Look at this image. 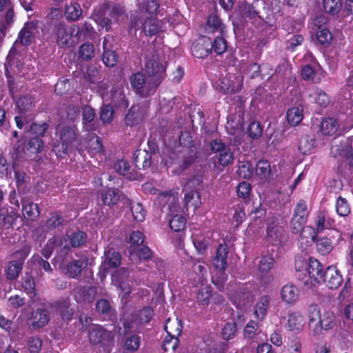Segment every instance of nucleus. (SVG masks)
I'll use <instances>...</instances> for the list:
<instances>
[{
    "label": "nucleus",
    "instance_id": "nucleus-1",
    "mask_svg": "<svg viewBox=\"0 0 353 353\" xmlns=\"http://www.w3.org/2000/svg\"><path fill=\"white\" fill-rule=\"evenodd\" d=\"M263 3L259 0H254L252 3L243 2L240 3L234 12V18L239 21L251 22L254 23L263 20L260 15V8Z\"/></svg>",
    "mask_w": 353,
    "mask_h": 353
},
{
    "label": "nucleus",
    "instance_id": "nucleus-2",
    "mask_svg": "<svg viewBox=\"0 0 353 353\" xmlns=\"http://www.w3.org/2000/svg\"><path fill=\"white\" fill-rule=\"evenodd\" d=\"M160 196L161 200L168 199V201L170 202L168 208L170 229L176 232L183 230L186 225V219L181 214V207L178 199L168 193H162Z\"/></svg>",
    "mask_w": 353,
    "mask_h": 353
},
{
    "label": "nucleus",
    "instance_id": "nucleus-3",
    "mask_svg": "<svg viewBox=\"0 0 353 353\" xmlns=\"http://www.w3.org/2000/svg\"><path fill=\"white\" fill-rule=\"evenodd\" d=\"M88 337L91 343L100 344L106 352H110L114 345V334L99 325H93L90 327Z\"/></svg>",
    "mask_w": 353,
    "mask_h": 353
},
{
    "label": "nucleus",
    "instance_id": "nucleus-4",
    "mask_svg": "<svg viewBox=\"0 0 353 353\" xmlns=\"http://www.w3.org/2000/svg\"><path fill=\"white\" fill-rule=\"evenodd\" d=\"M130 28L135 31L141 29L146 36L152 37L159 32L161 30V22L154 17L137 19L135 16L131 18Z\"/></svg>",
    "mask_w": 353,
    "mask_h": 353
},
{
    "label": "nucleus",
    "instance_id": "nucleus-5",
    "mask_svg": "<svg viewBox=\"0 0 353 353\" xmlns=\"http://www.w3.org/2000/svg\"><path fill=\"white\" fill-rule=\"evenodd\" d=\"M130 82L136 93L143 97L154 94L157 88V83H153L151 81L147 82L144 74L141 72L132 74Z\"/></svg>",
    "mask_w": 353,
    "mask_h": 353
},
{
    "label": "nucleus",
    "instance_id": "nucleus-6",
    "mask_svg": "<svg viewBox=\"0 0 353 353\" xmlns=\"http://www.w3.org/2000/svg\"><path fill=\"white\" fill-rule=\"evenodd\" d=\"M52 33L57 37V43L61 48L68 46L71 43L72 38L79 34V27L72 25L68 27L65 23H57L52 28Z\"/></svg>",
    "mask_w": 353,
    "mask_h": 353
},
{
    "label": "nucleus",
    "instance_id": "nucleus-7",
    "mask_svg": "<svg viewBox=\"0 0 353 353\" xmlns=\"http://www.w3.org/2000/svg\"><path fill=\"white\" fill-rule=\"evenodd\" d=\"M145 72L152 78L150 80L157 87L165 75V65L160 61L158 55L154 54L145 63Z\"/></svg>",
    "mask_w": 353,
    "mask_h": 353
},
{
    "label": "nucleus",
    "instance_id": "nucleus-8",
    "mask_svg": "<svg viewBox=\"0 0 353 353\" xmlns=\"http://www.w3.org/2000/svg\"><path fill=\"white\" fill-rule=\"evenodd\" d=\"M179 143L184 149L181 151L183 163L180 167L179 172L184 170L196 158V152L192 146V139L190 132H181L179 137Z\"/></svg>",
    "mask_w": 353,
    "mask_h": 353
},
{
    "label": "nucleus",
    "instance_id": "nucleus-9",
    "mask_svg": "<svg viewBox=\"0 0 353 353\" xmlns=\"http://www.w3.org/2000/svg\"><path fill=\"white\" fill-rule=\"evenodd\" d=\"M243 83V77L240 73L228 74L220 80L217 89L225 94L236 93L242 89Z\"/></svg>",
    "mask_w": 353,
    "mask_h": 353
},
{
    "label": "nucleus",
    "instance_id": "nucleus-10",
    "mask_svg": "<svg viewBox=\"0 0 353 353\" xmlns=\"http://www.w3.org/2000/svg\"><path fill=\"white\" fill-rule=\"evenodd\" d=\"M309 215L307 205L305 201H299L294 210L291 220V230L292 233L297 234L303 230V225L307 222Z\"/></svg>",
    "mask_w": 353,
    "mask_h": 353
},
{
    "label": "nucleus",
    "instance_id": "nucleus-11",
    "mask_svg": "<svg viewBox=\"0 0 353 353\" xmlns=\"http://www.w3.org/2000/svg\"><path fill=\"white\" fill-rule=\"evenodd\" d=\"M306 271L309 277L305 281L306 285L315 286L322 282L325 272L323 265L317 259L312 257L308 259Z\"/></svg>",
    "mask_w": 353,
    "mask_h": 353
},
{
    "label": "nucleus",
    "instance_id": "nucleus-12",
    "mask_svg": "<svg viewBox=\"0 0 353 353\" xmlns=\"http://www.w3.org/2000/svg\"><path fill=\"white\" fill-rule=\"evenodd\" d=\"M54 250L60 256L65 255L70 250V245H68V239H63L61 236H54L48 241L46 246L42 250V254L48 259Z\"/></svg>",
    "mask_w": 353,
    "mask_h": 353
},
{
    "label": "nucleus",
    "instance_id": "nucleus-13",
    "mask_svg": "<svg viewBox=\"0 0 353 353\" xmlns=\"http://www.w3.org/2000/svg\"><path fill=\"white\" fill-rule=\"evenodd\" d=\"M128 270L121 268L116 271L112 276V283L121 290V299H126L131 293V288L128 281Z\"/></svg>",
    "mask_w": 353,
    "mask_h": 353
},
{
    "label": "nucleus",
    "instance_id": "nucleus-14",
    "mask_svg": "<svg viewBox=\"0 0 353 353\" xmlns=\"http://www.w3.org/2000/svg\"><path fill=\"white\" fill-rule=\"evenodd\" d=\"M335 325V316L332 312L324 310L322 312L319 321L312 327V335L319 336L322 334V330H329Z\"/></svg>",
    "mask_w": 353,
    "mask_h": 353
},
{
    "label": "nucleus",
    "instance_id": "nucleus-15",
    "mask_svg": "<svg viewBox=\"0 0 353 353\" xmlns=\"http://www.w3.org/2000/svg\"><path fill=\"white\" fill-rule=\"evenodd\" d=\"M325 216L324 214H323L322 212H320L319 214H318V215L316 216V221H315L316 228H314L312 226H310V225L305 226L303 229L302 232L301 233V237L303 239V238H306V239L310 238L311 241L315 242L316 237H317V234L319 232H323L325 228Z\"/></svg>",
    "mask_w": 353,
    "mask_h": 353
},
{
    "label": "nucleus",
    "instance_id": "nucleus-16",
    "mask_svg": "<svg viewBox=\"0 0 353 353\" xmlns=\"http://www.w3.org/2000/svg\"><path fill=\"white\" fill-rule=\"evenodd\" d=\"M88 259L85 257L77 260H72L66 265H61L60 269L70 278H77L81 273V271L88 265Z\"/></svg>",
    "mask_w": 353,
    "mask_h": 353
},
{
    "label": "nucleus",
    "instance_id": "nucleus-17",
    "mask_svg": "<svg viewBox=\"0 0 353 353\" xmlns=\"http://www.w3.org/2000/svg\"><path fill=\"white\" fill-rule=\"evenodd\" d=\"M211 39L206 36L200 37L192 46V55L198 59H203L212 51Z\"/></svg>",
    "mask_w": 353,
    "mask_h": 353
},
{
    "label": "nucleus",
    "instance_id": "nucleus-18",
    "mask_svg": "<svg viewBox=\"0 0 353 353\" xmlns=\"http://www.w3.org/2000/svg\"><path fill=\"white\" fill-rule=\"evenodd\" d=\"M56 137L59 141H63L71 146L77 140V129L74 125L59 124L57 128Z\"/></svg>",
    "mask_w": 353,
    "mask_h": 353
},
{
    "label": "nucleus",
    "instance_id": "nucleus-19",
    "mask_svg": "<svg viewBox=\"0 0 353 353\" xmlns=\"http://www.w3.org/2000/svg\"><path fill=\"white\" fill-rule=\"evenodd\" d=\"M153 316V310L150 307H143L132 316L131 322L124 323V328H134L148 323Z\"/></svg>",
    "mask_w": 353,
    "mask_h": 353
},
{
    "label": "nucleus",
    "instance_id": "nucleus-20",
    "mask_svg": "<svg viewBox=\"0 0 353 353\" xmlns=\"http://www.w3.org/2000/svg\"><path fill=\"white\" fill-rule=\"evenodd\" d=\"M330 289H336L343 282V277L336 267H328L323 274V281Z\"/></svg>",
    "mask_w": 353,
    "mask_h": 353
},
{
    "label": "nucleus",
    "instance_id": "nucleus-21",
    "mask_svg": "<svg viewBox=\"0 0 353 353\" xmlns=\"http://www.w3.org/2000/svg\"><path fill=\"white\" fill-rule=\"evenodd\" d=\"M83 127L85 131H94L98 127V121L93 108L85 105L82 109Z\"/></svg>",
    "mask_w": 353,
    "mask_h": 353
},
{
    "label": "nucleus",
    "instance_id": "nucleus-22",
    "mask_svg": "<svg viewBox=\"0 0 353 353\" xmlns=\"http://www.w3.org/2000/svg\"><path fill=\"white\" fill-rule=\"evenodd\" d=\"M228 247L226 244H220L216 248V254L212 260L216 269L224 271L228 266Z\"/></svg>",
    "mask_w": 353,
    "mask_h": 353
},
{
    "label": "nucleus",
    "instance_id": "nucleus-23",
    "mask_svg": "<svg viewBox=\"0 0 353 353\" xmlns=\"http://www.w3.org/2000/svg\"><path fill=\"white\" fill-rule=\"evenodd\" d=\"M280 293L282 301L290 305L295 304L299 297V289L292 283L283 285Z\"/></svg>",
    "mask_w": 353,
    "mask_h": 353
},
{
    "label": "nucleus",
    "instance_id": "nucleus-24",
    "mask_svg": "<svg viewBox=\"0 0 353 353\" xmlns=\"http://www.w3.org/2000/svg\"><path fill=\"white\" fill-rule=\"evenodd\" d=\"M37 32V27L34 22H28L25 23L23 28L19 33L18 38L15 43L20 42L23 46L30 45L34 39V35Z\"/></svg>",
    "mask_w": 353,
    "mask_h": 353
},
{
    "label": "nucleus",
    "instance_id": "nucleus-25",
    "mask_svg": "<svg viewBox=\"0 0 353 353\" xmlns=\"http://www.w3.org/2000/svg\"><path fill=\"white\" fill-rule=\"evenodd\" d=\"M97 294V290L94 287L78 286L74 289L75 300L79 303L92 302Z\"/></svg>",
    "mask_w": 353,
    "mask_h": 353
},
{
    "label": "nucleus",
    "instance_id": "nucleus-26",
    "mask_svg": "<svg viewBox=\"0 0 353 353\" xmlns=\"http://www.w3.org/2000/svg\"><path fill=\"white\" fill-rule=\"evenodd\" d=\"M304 325V318L298 312H290L288 316V321L285 324V328L289 331L300 332Z\"/></svg>",
    "mask_w": 353,
    "mask_h": 353
},
{
    "label": "nucleus",
    "instance_id": "nucleus-27",
    "mask_svg": "<svg viewBox=\"0 0 353 353\" xmlns=\"http://www.w3.org/2000/svg\"><path fill=\"white\" fill-rule=\"evenodd\" d=\"M115 170L120 174L125 176L128 180H139L141 174L137 171L130 170L128 163L125 160H119L114 165Z\"/></svg>",
    "mask_w": 353,
    "mask_h": 353
},
{
    "label": "nucleus",
    "instance_id": "nucleus-28",
    "mask_svg": "<svg viewBox=\"0 0 353 353\" xmlns=\"http://www.w3.org/2000/svg\"><path fill=\"white\" fill-rule=\"evenodd\" d=\"M152 154L143 150H137L133 154V162L139 170H145L151 165Z\"/></svg>",
    "mask_w": 353,
    "mask_h": 353
},
{
    "label": "nucleus",
    "instance_id": "nucleus-29",
    "mask_svg": "<svg viewBox=\"0 0 353 353\" xmlns=\"http://www.w3.org/2000/svg\"><path fill=\"white\" fill-rule=\"evenodd\" d=\"M205 32L208 34L218 33L219 35L223 36L225 32V26L216 15L211 14L208 19Z\"/></svg>",
    "mask_w": 353,
    "mask_h": 353
},
{
    "label": "nucleus",
    "instance_id": "nucleus-30",
    "mask_svg": "<svg viewBox=\"0 0 353 353\" xmlns=\"http://www.w3.org/2000/svg\"><path fill=\"white\" fill-rule=\"evenodd\" d=\"M284 230L277 223L272 222L267 228V237L272 244L279 243L283 236Z\"/></svg>",
    "mask_w": 353,
    "mask_h": 353
},
{
    "label": "nucleus",
    "instance_id": "nucleus-31",
    "mask_svg": "<svg viewBox=\"0 0 353 353\" xmlns=\"http://www.w3.org/2000/svg\"><path fill=\"white\" fill-rule=\"evenodd\" d=\"M270 298L268 296H261L254 306V314L259 320H263L270 307Z\"/></svg>",
    "mask_w": 353,
    "mask_h": 353
},
{
    "label": "nucleus",
    "instance_id": "nucleus-32",
    "mask_svg": "<svg viewBox=\"0 0 353 353\" xmlns=\"http://www.w3.org/2000/svg\"><path fill=\"white\" fill-rule=\"evenodd\" d=\"M32 327L34 328H40L45 326L50 321L48 313L46 310L37 309L32 314Z\"/></svg>",
    "mask_w": 353,
    "mask_h": 353
},
{
    "label": "nucleus",
    "instance_id": "nucleus-33",
    "mask_svg": "<svg viewBox=\"0 0 353 353\" xmlns=\"http://www.w3.org/2000/svg\"><path fill=\"white\" fill-rule=\"evenodd\" d=\"M322 312L316 304H310L307 308L308 327L312 333V327L319 321Z\"/></svg>",
    "mask_w": 353,
    "mask_h": 353
},
{
    "label": "nucleus",
    "instance_id": "nucleus-34",
    "mask_svg": "<svg viewBox=\"0 0 353 353\" xmlns=\"http://www.w3.org/2000/svg\"><path fill=\"white\" fill-rule=\"evenodd\" d=\"M22 210L24 217L32 221H36L40 214L36 203L32 202L25 203L23 200L22 201Z\"/></svg>",
    "mask_w": 353,
    "mask_h": 353
},
{
    "label": "nucleus",
    "instance_id": "nucleus-35",
    "mask_svg": "<svg viewBox=\"0 0 353 353\" xmlns=\"http://www.w3.org/2000/svg\"><path fill=\"white\" fill-rule=\"evenodd\" d=\"M308 97L321 107H325L330 103V99L327 94L318 88L311 90Z\"/></svg>",
    "mask_w": 353,
    "mask_h": 353
},
{
    "label": "nucleus",
    "instance_id": "nucleus-36",
    "mask_svg": "<svg viewBox=\"0 0 353 353\" xmlns=\"http://www.w3.org/2000/svg\"><path fill=\"white\" fill-rule=\"evenodd\" d=\"M287 120L293 126L297 125L303 119V108L293 107L287 112Z\"/></svg>",
    "mask_w": 353,
    "mask_h": 353
},
{
    "label": "nucleus",
    "instance_id": "nucleus-37",
    "mask_svg": "<svg viewBox=\"0 0 353 353\" xmlns=\"http://www.w3.org/2000/svg\"><path fill=\"white\" fill-rule=\"evenodd\" d=\"M137 6L141 12H147L153 16L157 15L159 8V4L156 0H151L147 3L141 2V0H137Z\"/></svg>",
    "mask_w": 353,
    "mask_h": 353
},
{
    "label": "nucleus",
    "instance_id": "nucleus-38",
    "mask_svg": "<svg viewBox=\"0 0 353 353\" xmlns=\"http://www.w3.org/2000/svg\"><path fill=\"white\" fill-rule=\"evenodd\" d=\"M212 296L210 287L208 284L201 283L196 293V301L202 305H207Z\"/></svg>",
    "mask_w": 353,
    "mask_h": 353
},
{
    "label": "nucleus",
    "instance_id": "nucleus-39",
    "mask_svg": "<svg viewBox=\"0 0 353 353\" xmlns=\"http://www.w3.org/2000/svg\"><path fill=\"white\" fill-rule=\"evenodd\" d=\"M121 263V255L117 252L108 251L103 263L104 269L118 267Z\"/></svg>",
    "mask_w": 353,
    "mask_h": 353
},
{
    "label": "nucleus",
    "instance_id": "nucleus-40",
    "mask_svg": "<svg viewBox=\"0 0 353 353\" xmlns=\"http://www.w3.org/2000/svg\"><path fill=\"white\" fill-rule=\"evenodd\" d=\"M82 14V10L79 3H70L65 8V16L68 20L77 21Z\"/></svg>",
    "mask_w": 353,
    "mask_h": 353
},
{
    "label": "nucleus",
    "instance_id": "nucleus-41",
    "mask_svg": "<svg viewBox=\"0 0 353 353\" xmlns=\"http://www.w3.org/2000/svg\"><path fill=\"white\" fill-rule=\"evenodd\" d=\"M87 236L85 233L82 231H77L72 233L71 235H68L67 237H62L63 239H68V245L69 243L73 248H77L82 245L86 240Z\"/></svg>",
    "mask_w": 353,
    "mask_h": 353
},
{
    "label": "nucleus",
    "instance_id": "nucleus-42",
    "mask_svg": "<svg viewBox=\"0 0 353 353\" xmlns=\"http://www.w3.org/2000/svg\"><path fill=\"white\" fill-rule=\"evenodd\" d=\"M18 217L17 214L14 212L8 213V211L6 208H0V226L1 227H9L12 225L14 221Z\"/></svg>",
    "mask_w": 353,
    "mask_h": 353
},
{
    "label": "nucleus",
    "instance_id": "nucleus-43",
    "mask_svg": "<svg viewBox=\"0 0 353 353\" xmlns=\"http://www.w3.org/2000/svg\"><path fill=\"white\" fill-rule=\"evenodd\" d=\"M119 191L114 189H108L101 194L103 204L108 206L115 205L119 200Z\"/></svg>",
    "mask_w": 353,
    "mask_h": 353
},
{
    "label": "nucleus",
    "instance_id": "nucleus-44",
    "mask_svg": "<svg viewBox=\"0 0 353 353\" xmlns=\"http://www.w3.org/2000/svg\"><path fill=\"white\" fill-rule=\"evenodd\" d=\"M23 265H21L20 263H17V261H14L13 260L10 261L6 269V276L8 279H17L19 277Z\"/></svg>",
    "mask_w": 353,
    "mask_h": 353
},
{
    "label": "nucleus",
    "instance_id": "nucleus-45",
    "mask_svg": "<svg viewBox=\"0 0 353 353\" xmlns=\"http://www.w3.org/2000/svg\"><path fill=\"white\" fill-rule=\"evenodd\" d=\"M336 211L341 216H347L351 212L350 206L346 199L339 196L336 201Z\"/></svg>",
    "mask_w": 353,
    "mask_h": 353
},
{
    "label": "nucleus",
    "instance_id": "nucleus-46",
    "mask_svg": "<svg viewBox=\"0 0 353 353\" xmlns=\"http://www.w3.org/2000/svg\"><path fill=\"white\" fill-rule=\"evenodd\" d=\"M321 131L325 135H332L337 130L336 122L334 119H325L321 122Z\"/></svg>",
    "mask_w": 353,
    "mask_h": 353
},
{
    "label": "nucleus",
    "instance_id": "nucleus-47",
    "mask_svg": "<svg viewBox=\"0 0 353 353\" xmlns=\"http://www.w3.org/2000/svg\"><path fill=\"white\" fill-rule=\"evenodd\" d=\"M140 121L141 115L139 113V107L136 105L132 106L125 118L126 125L133 126L138 124Z\"/></svg>",
    "mask_w": 353,
    "mask_h": 353
},
{
    "label": "nucleus",
    "instance_id": "nucleus-48",
    "mask_svg": "<svg viewBox=\"0 0 353 353\" xmlns=\"http://www.w3.org/2000/svg\"><path fill=\"white\" fill-rule=\"evenodd\" d=\"M165 330L169 336L176 337L180 334L182 330L181 321L176 319L175 321L171 322L169 319L165 325Z\"/></svg>",
    "mask_w": 353,
    "mask_h": 353
},
{
    "label": "nucleus",
    "instance_id": "nucleus-49",
    "mask_svg": "<svg viewBox=\"0 0 353 353\" xmlns=\"http://www.w3.org/2000/svg\"><path fill=\"white\" fill-rule=\"evenodd\" d=\"M192 239L197 252L203 254L208 248V239L195 233L192 234Z\"/></svg>",
    "mask_w": 353,
    "mask_h": 353
},
{
    "label": "nucleus",
    "instance_id": "nucleus-50",
    "mask_svg": "<svg viewBox=\"0 0 353 353\" xmlns=\"http://www.w3.org/2000/svg\"><path fill=\"white\" fill-rule=\"evenodd\" d=\"M21 286L24 291L31 295H35V284L34 278L29 274L26 273L21 279Z\"/></svg>",
    "mask_w": 353,
    "mask_h": 353
},
{
    "label": "nucleus",
    "instance_id": "nucleus-51",
    "mask_svg": "<svg viewBox=\"0 0 353 353\" xmlns=\"http://www.w3.org/2000/svg\"><path fill=\"white\" fill-rule=\"evenodd\" d=\"M72 148V146L70 145L64 143L63 141H59V139H57L52 150L57 157L63 158L68 154L69 151H70Z\"/></svg>",
    "mask_w": 353,
    "mask_h": 353
},
{
    "label": "nucleus",
    "instance_id": "nucleus-52",
    "mask_svg": "<svg viewBox=\"0 0 353 353\" xmlns=\"http://www.w3.org/2000/svg\"><path fill=\"white\" fill-rule=\"evenodd\" d=\"M0 12H6V20L7 23L13 21L14 11L11 0H0Z\"/></svg>",
    "mask_w": 353,
    "mask_h": 353
},
{
    "label": "nucleus",
    "instance_id": "nucleus-53",
    "mask_svg": "<svg viewBox=\"0 0 353 353\" xmlns=\"http://www.w3.org/2000/svg\"><path fill=\"white\" fill-rule=\"evenodd\" d=\"M316 38L321 45H328L332 39V34L327 28L320 26L316 32Z\"/></svg>",
    "mask_w": 353,
    "mask_h": 353
},
{
    "label": "nucleus",
    "instance_id": "nucleus-54",
    "mask_svg": "<svg viewBox=\"0 0 353 353\" xmlns=\"http://www.w3.org/2000/svg\"><path fill=\"white\" fill-rule=\"evenodd\" d=\"M31 250V246L29 244L24 245L21 249L17 250L12 255V259L14 261L20 263L23 265L24 261Z\"/></svg>",
    "mask_w": 353,
    "mask_h": 353
},
{
    "label": "nucleus",
    "instance_id": "nucleus-55",
    "mask_svg": "<svg viewBox=\"0 0 353 353\" xmlns=\"http://www.w3.org/2000/svg\"><path fill=\"white\" fill-rule=\"evenodd\" d=\"M34 105V100L28 96L20 97L17 101V106L21 113L30 110Z\"/></svg>",
    "mask_w": 353,
    "mask_h": 353
},
{
    "label": "nucleus",
    "instance_id": "nucleus-56",
    "mask_svg": "<svg viewBox=\"0 0 353 353\" xmlns=\"http://www.w3.org/2000/svg\"><path fill=\"white\" fill-rule=\"evenodd\" d=\"M95 53L94 47L91 43H85L80 46L79 54L81 59L90 60L94 57Z\"/></svg>",
    "mask_w": 353,
    "mask_h": 353
},
{
    "label": "nucleus",
    "instance_id": "nucleus-57",
    "mask_svg": "<svg viewBox=\"0 0 353 353\" xmlns=\"http://www.w3.org/2000/svg\"><path fill=\"white\" fill-rule=\"evenodd\" d=\"M184 201L186 206L196 209L201 204L200 194L196 191H190L185 195Z\"/></svg>",
    "mask_w": 353,
    "mask_h": 353
},
{
    "label": "nucleus",
    "instance_id": "nucleus-58",
    "mask_svg": "<svg viewBox=\"0 0 353 353\" xmlns=\"http://www.w3.org/2000/svg\"><path fill=\"white\" fill-rule=\"evenodd\" d=\"M210 48L217 54H221L225 52L228 48L227 42L222 36L218 35L214 39L213 43L211 42Z\"/></svg>",
    "mask_w": 353,
    "mask_h": 353
},
{
    "label": "nucleus",
    "instance_id": "nucleus-59",
    "mask_svg": "<svg viewBox=\"0 0 353 353\" xmlns=\"http://www.w3.org/2000/svg\"><path fill=\"white\" fill-rule=\"evenodd\" d=\"M234 154L231 150L227 147L219 153L218 162L223 166H227L233 163Z\"/></svg>",
    "mask_w": 353,
    "mask_h": 353
},
{
    "label": "nucleus",
    "instance_id": "nucleus-60",
    "mask_svg": "<svg viewBox=\"0 0 353 353\" xmlns=\"http://www.w3.org/2000/svg\"><path fill=\"white\" fill-rule=\"evenodd\" d=\"M317 251L322 255L327 254L332 250V244L330 240L327 238L323 237L319 239H316Z\"/></svg>",
    "mask_w": 353,
    "mask_h": 353
},
{
    "label": "nucleus",
    "instance_id": "nucleus-61",
    "mask_svg": "<svg viewBox=\"0 0 353 353\" xmlns=\"http://www.w3.org/2000/svg\"><path fill=\"white\" fill-rule=\"evenodd\" d=\"M271 172V166L268 161H259L256 165V172L261 178L266 179Z\"/></svg>",
    "mask_w": 353,
    "mask_h": 353
},
{
    "label": "nucleus",
    "instance_id": "nucleus-62",
    "mask_svg": "<svg viewBox=\"0 0 353 353\" xmlns=\"http://www.w3.org/2000/svg\"><path fill=\"white\" fill-rule=\"evenodd\" d=\"M62 18V11L59 8H52L48 15L50 25L52 28H54L57 23H65Z\"/></svg>",
    "mask_w": 353,
    "mask_h": 353
},
{
    "label": "nucleus",
    "instance_id": "nucleus-63",
    "mask_svg": "<svg viewBox=\"0 0 353 353\" xmlns=\"http://www.w3.org/2000/svg\"><path fill=\"white\" fill-rule=\"evenodd\" d=\"M341 7L340 0H323V8L326 12L335 14L339 12Z\"/></svg>",
    "mask_w": 353,
    "mask_h": 353
},
{
    "label": "nucleus",
    "instance_id": "nucleus-64",
    "mask_svg": "<svg viewBox=\"0 0 353 353\" xmlns=\"http://www.w3.org/2000/svg\"><path fill=\"white\" fill-rule=\"evenodd\" d=\"M102 61L108 67H114L118 61V55L113 50H105L102 55Z\"/></svg>",
    "mask_w": 353,
    "mask_h": 353
}]
</instances>
